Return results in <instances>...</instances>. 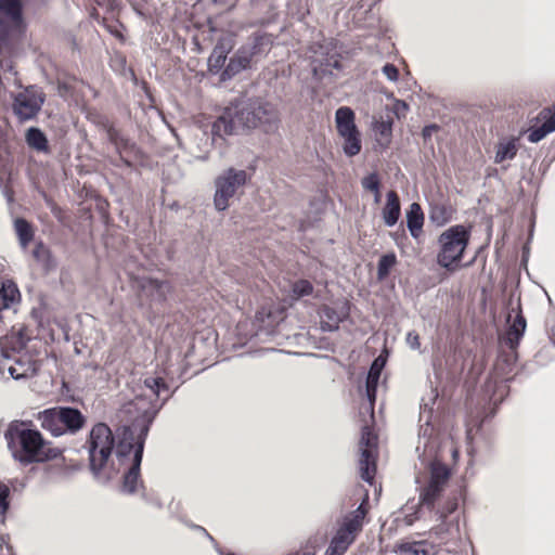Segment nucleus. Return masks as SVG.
Wrapping results in <instances>:
<instances>
[{"label":"nucleus","instance_id":"f257e3e1","mask_svg":"<svg viewBox=\"0 0 555 555\" xmlns=\"http://www.w3.org/2000/svg\"><path fill=\"white\" fill-rule=\"evenodd\" d=\"M4 438L13 459L23 466L46 463L63 455V450L47 440L31 421L11 422Z\"/></svg>","mask_w":555,"mask_h":555},{"label":"nucleus","instance_id":"f03ea898","mask_svg":"<svg viewBox=\"0 0 555 555\" xmlns=\"http://www.w3.org/2000/svg\"><path fill=\"white\" fill-rule=\"evenodd\" d=\"M115 436L105 423H96L92 426L85 447L89 454V467L92 474L107 481L116 477L119 468L112 461L114 449H117Z\"/></svg>","mask_w":555,"mask_h":555},{"label":"nucleus","instance_id":"7ed1b4c3","mask_svg":"<svg viewBox=\"0 0 555 555\" xmlns=\"http://www.w3.org/2000/svg\"><path fill=\"white\" fill-rule=\"evenodd\" d=\"M149 430L150 428L146 424L140 427L134 424L132 426H125L118 439L117 456L119 459L128 456L133 451L131 466L122 477L121 490L128 494L135 493L139 487L143 488L140 467Z\"/></svg>","mask_w":555,"mask_h":555},{"label":"nucleus","instance_id":"20e7f679","mask_svg":"<svg viewBox=\"0 0 555 555\" xmlns=\"http://www.w3.org/2000/svg\"><path fill=\"white\" fill-rule=\"evenodd\" d=\"M469 241V227L455 224L444 230L437 240V263L449 272L460 269Z\"/></svg>","mask_w":555,"mask_h":555},{"label":"nucleus","instance_id":"39448f33","mask_svg":"<svg viewBox=\"0 0 555 555\" xmlns=\"http://www.w3.org/2000/svg\"><path fill=\"white\" fill-rule=\"evenodd\" d=\"M367 402V397L363 399L360 405V415L363 416L364 425L361 428V438L359 441V473L360 477L369 482L371 486L374 482V478L376 475V461L378 455V436L374 431V416L371 417L370 414L365 411V403Z\"/></svg>","mask_w":555,"mask_h":555},{"label":"nucleus","instance_id":"423d86ee","mask_svg":"<svg viewBox=\"0 0 555 555\" xmlns=\"http://www.w3.org/2000/svg\"><path fill=\"white\" fill-rule=\"evenodd\" d=\"M41 427L54 437L66 433L76 434L86 424L85 415L75 408L54 406L37 414Z\"/></svg>","mask_w":555,"mask_h":555},{"label":"nucleus","instance_id":"0eeeda50","mask_svg":"<svg viewBox=\"0 0 555 555\" xmlns=\"http://www.w3.org/2000/svg\"><path fill=\"white\" fill-rule=\"evenodd\" d=\"M237 125L245 128L264 127L268 131L278 121L276 109L268 102L249 101L232 106Z\"/></svg>","mask_w":555,"mask_h":555},{"label":"nucleus","instance_id":"6e6552de","mask_svg":"<svg viewBox=\"0 0 555 555\" xmlns=\"http://www.w3.org/2000/svg\"><path fill=\"white\" fill-rule=\"evenodd\" d=\"M247 181L245 170H235L230 168L224 175L216 180L215 206L218 210H224L229 207V199L234 196L236 190Z\"/></svg>","mask_w":555,"mask_h":555},{"label":"nucleus","instance_id":"1a4fd4ad","mask_svg":"<svg viewBox=\"0 0 555 555\" xmlns=\"http://www.w3.org/2000/svg\"><path fill=\"white\" fill-rule=\"evenodd\" d=\"M22 0H0V30L5 35L25 31Z\"/></svg>","mask_w":555,"mask_h":555},{"label":"nucleus","instance_id":"9d476101","mask_svg":"<svg viewBox=\"0 0 555 555\" xmlns=\"http://www.w3.org/2000/svg\"><path fill=\"white\" fill-rule=\"evenodd\" d=\"M285 317V308L280 302L270 299L264 301L256 311L254 325L258 332L271 334Z\"/></svg>","mask_w":555,"mask_h":555},{"label":"nucleus","instance_id":"9b49d317","mask_svg":"<svg viewBox=\"0 0 555 555\" xmlns=\"http://www.w3.org/2000/svg\"><path fill=\"white\" fill-rule=\"evenodd\" d=\"M43 102L44 96L41 92L26 88L14 98L13 111L20 120H28L37 116Z\"/></svg>","mask_w":555,"mask_h":555},{"label":"nucleus","instance_id":"f8f14e48","mask_svg":"<svg viewBox=\"0 0 555 555\" xmlns=\"http://www.w3.org/2000/svg\"><path fill=\"white\" fill-rule=\"evenodd\" d=\"M385 365L386 358L383 354L378 356L371 364V367L366 376L364 393L367 397V402L365 403L364 406L365 411L370 414L371 417H373V412L375 408L377 385Z\"/></svg>","mask_w":555,"mask_h":555},{"label":"nucleus","instance_id":"ddd939ff","mask_svg":"<svg viewBox=\"0 0 555 555\" xmlns=\"http://www.w3.org/2000/svg\"><path fill=\"white\" fill-rule=\"evenodd\" d=\"M235 40L233 35L223 34L217 41L209 59L208 69L211 74H218L224 69L228 54L234 48Z\"/></svg>","mask_w":555,"mask_h":555},{"label":"nucleus","instance_id":"4468645a","mask_svg":"<svg viewBox=\"0 0 555 555\" xmlns=\"http://www.w3.org/2000/svg\"><path fill=\"white\" fill-rule=\"evenodd\" d=\"M29 339L28 328L25 325H13L10 333L0 337V347L3 356L9 359L11 357L10 351L18 352L23 350Z\"/></svg>","mask_w":555,"mask_h":555},{"label":"nucleus","instance_id":"2eb2a0df","mask_svg":"<svg viewBox=\"0 0 555 555\" xmlns=\"http://www.w3.org/2000/svg\"><path fill=\"white\" fill-rule=\"evenodd\" d=\"M540 126L532 127L529 130L528 140L537 143L544 139L548 133L555 131V103L550 107H544L537 117Z\"/></svg>","mask_w":555,"mask_h":555},{"label":"nucleus","instance_id":"dca6fc26","mask_svg":"<svg viewBox=\"0 0 555 555\" xmlns=\"http://www.w3.org/2000/svg\"><path fill=\"white\" fill-rule=\"evenodd\" d=\"M371 509L369 491L362 493L360 505L349 514V545L353 542L359 532L362 531L365 522L369 521V512Z\"/></svg>","mask_w":555,"mask_h":555},{"label":"nucleus","instance_id":"f3484780","mask_svg":"<svg viewBox=\"0 0 555 555\" xmlns=\"http://www.w3.org/2000/svg\"><path fill=\"white\" fill-rule=\"evenodd\" d=\"M138 287L142 296L147 297L151 301L163 302L167 298L170 291V284L167 281H159L151 278H142L138 282Z\"/></svg>","mask_w":555,"mask_h":555},{"label":"nucleus","instance_id":"a211bd4d","mask_svg":"<svg viewBox=\"0 0 555 555\" xmlns=\"http://www.w3.org/2000/svg\"><path fill=\"white\" fill-rule=\"evenodd\" d=\"M7 369L14 379L28 378L38 373L40 363L37 360L31 359L30 356L24 354L16 359L14 363L10 364Z\"/></svg>","mask_w":555,"mask_h":555},{"label":"nucleus","instance_id":"6ab92c4d","mask_svg":"<svg viewBox=\"0 0 555 555\" xmlns=\"http://www.w3.org/2000/svg\"><path fill=\"white\" fill-rule=\"evenodd\" d=\"M237 121L233 112L232 106L227 107L222 114L212 122L211 133L212 138L216 137L223 139L224 135L233 133Z\"/></svg>","mask_w":555,"mask_h":555},{"label":"nucleus","instance_id":"aec40b11","mask_svg":"<svg viewBox=\"0 0 555 555\" xmlns=\"http://www.w3.org/2000/svg\"><path fill=\"white\" fill-rule=\"evenodd\" d=\"M390 115L383 113L373 124L376 141L382 149H387L391 143L393 120Z\"/></svg>","mask_w":555,"mask_h":555},{"label":"nucleus","instance_id":"412c9836","mask_svg":"<svg viewBox=\"0 0 555 555\" xmlns=\"http://www.w3.org/2000/svg\"><path fill=\"white\" fill-rule=\"evenodd\" d=\"M400 198L396 191L390 190L386 195V204L383 208V219L388 227L395 225L400 217Z\"/></svg>","mask_w":555,"mask_h":555},{"label":"nucleus","instance_id":"4be33fe9","mask_svg":"<svg viewBox=\"0 0 555 555\" xmlns=\"http://www.w3.org/2000/svg\"><path fill=\"white\" fill-rule=\"evenodd\" d=\"M424 212L418 203H412L406 211V227L414 238H418L423 233Z\"/></svg>","mask_w":555,"mask_h":555},{"label":"nucleus","instance_id":"5701e85b","mask_svg":"<svg viewBox=\"0 0 555 555\" xmlns=\"http://www.w3.org/2000/svg\"><path fill=\"white\" fill-rule=\"evenodd\" d=\"M251 56L245 54L241 51L235 53L221 72L220 78L222 81L232 78L234 75L238 74L241 70L247 68L250 64Z\"/></svg>","mask_w":555,"mask_h":555},{"label":"nucleus","instance_id":"b1692460","mask_svg":"<svg viewBox=\"0 0 555 555\" xmlns=\"http://www.w3.org/2000/svg\"><path fill=\"white\" fill-rule=\"evenodd\" d=\"M526 330V319L519 313L508 327L504 341L511 350H516Z\"/></svg>","mask_w":555,"mask_h":555},{"label":"nucleus","instance_id":"393cba45","mask_svg":"<svg viewBox=\"0 0 555 555\" xmlns=\"http://www.w3.org/2000/svg\"><path fill=\"white\" fill-rule=\"evenodd\" d=\"M451 477V469L440 461L431 462L428 483L444 490Z\"/></svg>","mask_w":555,"mask_h":555},{"label":"nucleus","instance_id":"a878e982","mask_svg":"<svg viewBox=\"0 0 555 555\" xmlns=\"http://www.w3.org/2000/svg\"><path fill=\"white\" fill-rule=\"evenodd\" d=\"M454 212L455 210L451 205L435 203L430 205L429 219L434 224L442 227L452 220Z\"/></svg>","mask_w":555,"mask_h":555},{"label":"nucleus","instance_id":"bb28decb","mask_svg":"<svg viewBox=\"0 0 555 555\" xmlns=\"http://www.w3.org/2000/svg\"><path fill=\"white\" fill-rule=\"evenodd\" d=\"M20 291L13 282H2L0 286V312L9 310L20 300Z\"/></svg>","mask_w":555,"mask_h":555},{"label":"nucleus","instance_id":"cd10ccee","mask_svg":"<svg viewBox=\"0 0 555 555\" xmlns=\"http://www.w3.org/2000/svg\"><path fill=\"white\" fill-rule=\"evenodd\" d=\"M347 551V518H343L339 524L337 534L331 541L325 555H344Z\"/></svg>","mask_w":555,"mask_h":555},{"label":"nucleus","instance_id":"c85d7f7f","mask_svg":"<svg viewBox=\"0 0 555 555\" xmlns=\"http://www.w3.org/2000/svg\"><path fill=\"white\" fill-rule=\"evenodd\" d=\"M25 139L30 149L36 150L37 152L50 153L48 139L39 128H29L26 132Z\"/></svg>","mask_w":555,"mask_h":555},{"label":"nucleus","instance_id":"c756f323","mask_svg":"<svg viewBox=\"0 0 555 555\" xmlns=\"http://www.w3.org/2000/svg\"><path fill=\"white\" fill-rule=\"evenodd\" d=\"M518 152V138L500 141L496 145L494 162L501 164L506 159H513Z\"/></svg>","mask_w":555,"mask_h":555},{"label":"nucleus","instance_id":"7c9ffc66","mask_svg":"<svg viewBox=\"0 0 555 555\" xmlns=\"http://www.w3.org/2000/svg\"><path fill=\"white\" fill-rule=\"evenodd\" d=\"M14 229L21 246L26 248L35 236L33 224L24 218H16L14 221Z\"/></svg>","mask_w":555,"mask_h":555},{"label":"nucleus","instance_id":"2f4dec72","mask_svg":"<svg viewBox=\"0 0 555 555\" xmlns=\"http://www.w3.org/2000/svg\"><path fill=\"white\" fill-rule=\"evenodd\" d=\"M33 257L48 272L55 267L51 250L42 242H38L33 250Z\"/></svg>","mask_w":555,"mask_h":555},{"label":"nucleus","instance_id":"473e14b6","mask_svg":"<svg viewBox=\"0 0 555 555\" xmlns=\"http://www.w3.org/2000/svg\"><path fill=\"white\" fill-rule=\"evenodd\" d=\"M272 43L273 42L271 35L266 33H255L251 36V47L249 55L253 57L255 55L269 51L272 47Z\"/></svg>","mask_w":555,"mask_h":555},{"label":"nucleus","instance_id":"72a5a7b5","mask_svg":"<svg viewBox=\"0 0 555 555\" xmlns=\"http://www.w3.org/2000/svg\"><path fill=\"white\" fill-rule=\"evenodd\" d=\"M398 259L395 253L383 255L377 263V280L384 282L397 266Z\"/></svg>","mask_w":555,"mask_h":555},{"label":"nucleus","instance_id":"f704fd0d","mask_svg":"<svg viewBox=\"0 0 555 555\" xmlns=\"http://www.w3.org/2000/svg\"><path fill=\"white\" fill-rule=\"evenodd\" d=\"M443 489L427 483L420 493L421 504L429 511L435 508L437 500L441 496Z\"/></svg>","mask_w":555,"mask_h":555},{"label":"nucleus","instance_id":"c9c22d12","mask_svg":"<svg viewBox=\"0 0 555 555\" xmlns=\"http://www.w3.org/2000/svg\"><path fill=\"white\" fill-rule=\"evenodd\" d=\"M361 151L360 132L354 124V113L349 108V157Z\"/></svg>","mask_w":555,"mask_h":555},{"label":"nucleus","instance_id":"e433bc0d","mask_svg":"<svg viewBox=\"0 0 555 555\" xmlns=\"http://www.w3.org/2000/svg\"><path fill=\"white\" fill-rule=\"evenodd\" d=\"M402 555H429L433 546L425 541L404 542L398 546Z\"/></svg>","mask_w":555,"mask_h":555},{"label":"nucleus","instance_id":"4c0bfd02","mask_svg":"<svg viewBox=\"0 0 555 555\" xmlns=\"http://www.w3.org/2000/svg\"><path fill=\"white\" fill-rule=\"evenodd\" d=\"M361 184L365 191H369L374 194V201L375 203L380 202V179L377 172H372L367 176H365L361 180Z\"/></svg>","mask_w":555,"mask_h":555},{"label":"nucleus","instance_id":"58836bf2","mask_svg":"<svg viewBox=\"0 0 555 555\" xmlns=\"http://www.w3.org/2000/svg\"><path fill=\"white\" fill-rule=\"evenodd\" d=\"M336 127L343 138L341 149L347 153V106H341L336 112Z\"/></svg>","mask_w":555,"mask_h":555},{"label":"nucleus","instance_id":"ea45409f","mask_svg":"<svg viewBox=\"0 0 555 555\" xmlns=\"http://www.w3.org/2000/svg\"><path fill=\"white\" fill-rule=\"evenodd\" d=\"M313 293V285L308 280H297L292 285V298L300 299L305 296H309Z\"/></svg>","mask_w":555,"mask_h":555},{"label":"nucleus","instance_id":"a19ab883","mask_svg":"<svg viewBox=\"0 0 555 555\" xmlns=\"http://www.w3.org/2000/svg\"><path fill=\"white\" fill-rule=\"evenodd\" d=\"M10 488L3 481H0V521L3 522L5 514L10 506Z\"/></svg>","mask_w":555,"mask_h":555},{"label":"nucleus","instance_id":"79ce46f5","mask_svg":"<svg viewBox=\"0 0 555 555\" xmlns=\"http://www.w3.org/2000/svg\"><path fill=\"white\" fill-rule=\"evenodd\" d=\"M408 109L409 106L404 101L396 100L391 106H386L384 113L391 114L390 117L392 120H395L396 117L399 119L401 117H405Z\"/></svg>","mask_w":555,"mask_h":555},{"label":"nucleus","instance_id":"37998d69","mask_svg":"<svg viewBox=\"0 0 555 555\" xmlns=\"http://www.w3.org/2000/svg\"><path fill=\"white\" fill-rule=\"evenodd\" d=\"M145 386L153 390V392L159 396L160 391L167 390V385L162 377H149L145 379Z\"/></svg>","mask_w":555,"mask_h":555},{"label":"nucleus","instance_id":"c03bdc74","mask_svg":"<svg viewBox=\"0 0 555 555\" xmlns=\"http://www.w3.org/2000/svg\"><path fill=\"white\" fill-rule=\"evenodd\" d=\"M322 66H323V63L320 64V72L328 73V74H333L332 68L340 69L343 67V65L340 64V61L338 59H336L334 55L331 56L330 59H327L325 68H323ZM313 70H314V74H318V70H319L318 66H314Z\"/></svg>","mask_w":555,"mask_h":555},{"label":"nucleus","instance_id":"a18cd8bd","mask_svg":"<svg viewBox=\"0 0 555 555\" xmlns=\"http://www.w3.org/2000/svg\"><path fill=\"white\" fill-rule=\"evenodd\" d=\"M383 73L390 81H397L399 78V70L393 64L384 65Z\"/></svg>","mask_w":555,"mask_h":555},{"label":"nucleus","instance_id":"49530a36","mask_svg":"<svg viewBox=\"0 0 555 555\" xmlns=\"http://www.w3.org/2000/svg\"><path fill=\"white\" fill-rule=\"evenodd\" d=\"M457 508V499H454V500H449L446 504V506H443L440 511H439V514H440V517L441 518H447L450 514H452L455 509Z\"/></svg>","mask_w":555,"mask_h":555},{"label":"nucleus","instance_id":"de8ad7c7","mask_svg":"<svg viewBox=\"0 0 555 555\" xmlns=\"http://www.w3.org/2000/svg\"><path fill=\"white\" fill-rule=\"evenodd\" d=\"M406 339L412 348H415V349L420 348L421 341H420V336L417 333L410 332L406 336Z\"/></svg>","mask_w":555,"mask_h":555},{"label":"nucleus","instance_id":"09e8293b","mask_svg":"<svg viewBox=\"0 0 555 555\" xmlns=\"http://www.w3.org/2000/svg\"><path fill=\"white\" fill-rule=\"evenodd\" d=\"M437 130H438V126H436V125L426 126V127L423 129V137H424V138L430 137V135H431V132H433V131H437Z\"/></svg>","mask_w":555,"mask_h":555},{"label":"nucleus","instance_id":"8fccbe9b","mask_svg":"<svg viewBox=\"0 0 555 555\" xmlns=\"http://www.w3.org/2000/svg\"><path fill=\"white\" fill-rule=\"evenodd\" d=\"M5 327H7L5 315L3 314V312H0V332L4 331Z\"/></svg>","mask_w":555,"mask_h":555},{"label":"nucleus","instance_id":"3c124183","mask_svg":"<svg viewBox=\"0 0 555 555\" xmlns=\"http://www.w3.org/2000/svg\"><path fill=\"white\" fill-rule=\"evenodd\" d=\"M68 91V87L65 83L59 85V92L61 95H64Z\"/></svg>","mask_w":555,"mask_h":555},{"label":"nucleus","instance_id":"603ef678","mask_svg":"<svg viewBox=\"0 0 555 555\" xmlns=\"http://www.w3.org/2000/svg\"><path fill=\"white\" fill-rule=\"evenodd\" d=\"M364 2H365V0H358V2H357V7H358V8H360V9H361V8H364V7H365V3H364Z\"/></svg>","mask_w":555,"mask_h":555},{"label":"nucleus","instance_id":"864d4df0","mask_svg":"<svg viewBox=\"0 0 555 555\" xmlns=\"http://www.w3.org/2000/svg\"><path fill=\"white\" fill-rule=\"evenodd\" d=\"M296 555H315L313 552L305 551L301 553H297Z\"/></svg>","mask_w":555,"mask_h":555},{"label":"nucleus","instance_id":"5fc2aeb1","mask_svg":"<svg viewBox=\"0 0 555 555\" xmlns=\"http://www.w3.org/2000/svg\"><path fill=\"white\" fill-rule=\"evenodd\" d=\"M228 555H234V554H228Z\"/></svg>","mask_w":555,"mask_h":555}]
</instances>
